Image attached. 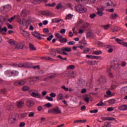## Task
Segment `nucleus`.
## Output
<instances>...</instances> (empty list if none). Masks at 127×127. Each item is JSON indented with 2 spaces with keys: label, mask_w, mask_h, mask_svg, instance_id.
<instances>
[{
  "label": "nucleus",
  "mask_w": 127,
  "mask_h": 127,
  "mask_svg": "<svg viewBox=\"0 0 127 127\" xmlns=\"http://www.w3.org/2000/svg\"><path fill=\"white\" fill-rule=\"evenodd\" d=\"M58 101H62V100H64V97L63 96V94L62 93H59L58 94L57 96Z\"/></svg>",
  "instance_id": "nucleus-18"
},
{
  "label": "nucleus",
  "mask_w": 127,
  "mask_h": 127,
  "mask_svg": "<svg viewBox=\"0 0 127 127\" xmlns=\"http://www.w3.org/2000/svg\"><path fill=\"white\" fill-rule=\"evenodd\" d=\"M23 44L19 43L17 44L15 47V49H22L23 48Z\"/></svg>",
  "instance_id": "nucleus-15"
},
{
  "label": "nucleus",
  "mask_w": 127,
  "mask_h": 127,
  "mask_svg": "<svg viewBox=\"0 0 127 127\" xmlns=\"http://www.w3.org/2000/svg\"><path fill=\"white\" fill-rule=\"evenodd\" d=\"M97 107H102V106H104V103H103V101H101L99 103L96 104Z\"/></svg>",
  "instance_id": "nucleus-47"
},
{
  "label": "nucleus",
  "mask_w": 127,
  "mask_h": 127,
  "mask_svg": "<svg viewBox=\"0 0 127 127\" xmlns=\"http://www.w3.org/2000/svg\"><path fill=\"white\" fill-rule=\"evenodd\" d=\"M44 107H46L47 108H51V107H52V104H51L50 103H48L44 105Z\"/></svg>",
  "instance_id": "nucleus-45"
},
{
  "label": "nucleus",
  "mask_w": 127,
  "mask_h": 127,
  "mask_svg": "<svg viewBox=\"0 0 127 127\" xmlns=\"http://www.w3.org/2000/svg\"><path fill=\"white\" fill-rule=\"evenodd\" d=\"M8 42L10 45H14L15 44V41L12 39L9 40Z\"/></svg>",
  "instance_id": "nucleus-31"
},
{
  "label": "nucleus",
  "mask_w": 127,
  "mask_h": 127,
  "mask_svg": "<svg viewBox=\"0 0 127 127\" xmlns=\"http://www.w3.org/2000/svg\"><path fill=\"white\" fill-rule=\"evenodd\" d=\"M26 83V81L24 80H20L19 81L16 82L14 83L15 86H22Z\"/></svg>",
  "instance_id": "nucleus-7"
},
{
  "label": "nucleus",
  "mask_w": 127,
  "mask_h": 127,
  "mask_svg": "<svg viewBox=\"0 0 127 127\" xmlns=\"http://www.w3.org/2000/svg\"><path fill=\"white\" fill-rule=\"evenodd\" d=\"M118 110H119L120 111H127V105H122L119 106Z\"/></svg>",
  "instance_id": "nucleus-10"
},
{
  "label": "nucleus",
  "mask_w": 127,
  "mask_h": 127,
  "mask_svg": "<svg viewBox=\"0 0 127 127\" xmlns=\"http://www.w3.org/2000/svg\"><path fill=\"white\" fill-rule=\"evenodd\" d=\"M119 17V15L116 13H112L111 14L110 18V19H116Z\"/></svg>",
  "instance_id": "nucleus-13"
},
{
  "label": "nucleus",
  "mask_w": 127,
  "mask_h": 127,
  "mask_svg": "<svg viewBox=\"0 0 127 127\" xmlns=\"http://www.w3.org/2000/svg\"><path fill=\"white\" fill-rule=\"evenodd\" d=\"M61 20H62V19L55 18L52 20V22H53V23H59V22H60Z\"/></svg>",
  "instance_id": "nucleus-23"
},
{
  "label": "nucleus",
  "mask_w": 127,
  "mask_h": 127,
  "mask_svg": "<svg viewBox=\"0 0 127 127\" xmlns=\"http://www.w3.org/2000/svg\"><path fill=\"white\" fill-rule=\"evenodd\" d=\"M80 24H84V21L82 19L78 20L76 25H80Z\"/></svg>",
  "instance_id": "nucleus-32"
},
{
  "label": "nucleus",
  "mask_w": 127,
  "mask_h": 127,
  "mask_svg": "<svg viewBox=\"0 0 127 127\" xmlns=\"http://www.w3.org/2000/svg\"><path fill=\"white\" fill-rule=\"evenodd\" d=\"M26 104H27V106L29 107V108H30L32 107L33 105H34V102H33L32 100H28L26 102Z\"/></svg>",
  "instance_id": "nucleus-14"
},
{
  "label": "nucleus",
  "mask_w": 127,
  "mask_h": 127,
  "mask_svg": "<svg viewBox=\"0 0 127 127\" xmlns=\"http://www.w3.org/2000/svg\"><path fill=\"white\" fill-rule=\"evenodd\" d=\"M109 27H111V25L107 24L102 26V28L103 29H105V30H107V29H109Z\"/></svg>",
  "instance_id": "nucleus-30"
},
{
  "label": "nucleus",
  "mask_w": 127,
  "mask_h": 127,
  "mask_svg": "<svg viewBox=\"0 0 127 127\" xmlns=\"http://www.w3.org/2000/svg\"><path fill=\"white\" fill-rule=\"evenodd\" d=\"M60 42L62 43H65V42H67L68 40L66 38H64L63 37L61 38V39L60 40Z\"/></svg>",
  "instance_id": "nucleus-29"
},
{
  "label": "nucleus",
  "mask_w": 127,
  "mask_h": 127,
  "mask_svg": "<svg viewBox=\"0 0 127 127\" xmlns=\"http://www.w3.org/2000/svg\"><path fill=\"white\" fill-rule=\"evenodd\" d=\"M29 118H33L34 117V112H30L29 113Z\"/></svg>",
  "instance_id": "nucleus-53"
},
{
  "label": "nucleus",
  "mask_w": 127,
  "mask_h": 127,
  "mask_svg": "<svg viewBox=\"0 0 127 127\" xmlns=\"http://www.w3.org/2000/svg\"><path fill=\"white\" fill-rule=\"evenodd\" d=\"M15 18V16L11 17L9 19H6L5 18H4L3 16H0V25H1V24H3V22L4 21H8V22L11 23L14 19Z\"/></svg>",
  "instance_id": "nucleus-1"
},
{
  "label": "nucleus",
  "mask_w": 127,
  "mask_h": 127,
  "mask_svg": "<svg viewBox=\"0 0 127 127\" xmlns=\"http://www.w3.org/2000/svg\"><path fill=\"white\" fill-rule=\"evenodd\" d=\"M46 120V118H44V117H42L40 119V123L41 124H42V123H44V122H45Z\"/></svg>",
  "instance_id": "nucleus-52"
},
{
  "label": "nucleus",
  "mask_w": 127,
  "mask_h": 127,
  "mask_svg": "<svg viewBox=\"0 0 127 127\" xmlns=\"http://www.w3.org/2000/svg\"><path fill=\"white\" fill-rule=\"evenodd\" d=\"M21 34L23 35V36H25V37H28V36H29V33L28 32H23L21 33Z\"/></svg>",
  "instance_id": "nucleus-41"
},
{
  "label": "nucleus",
  "mask_w": 127,
  "mask_h": 127,
  "mask_svg": "<svg viewBox=\"0 0 127 127\" xmlns=\"http://www.w3.org/2000/svg\"><path fill=\"white\" fill-rule=\"evenodd\" d=\"M90 113H91V114H96V113H98V110L96 109V110H91L90 111Z\"/></svg>",
  "instance_id": "nucleus-58"
},
{
  "label": "nucleus",
  "mask_w": 127,
  "mask_h": 127,
  "mask_svg": "<svg viewBox=\"0 0 127 127\" xmlns=\"http://www.w3.org/2000/svg\"><path fill=\"white\" fill-rule=\"evenodd\" d=\"M127 63L125 61H123L121 63V66L122 67H126L127 66Z\"/></svg>",
  "instance_id": "nucleus-51"
},
{
  "label": "nucleus",
  "mask_w": 127,
  "mask_h": 127,
  "mask_svg": "<svg viewBox=\"0 0 127 127\" xmlns=\"http://www.w3.org/2000/svg\"><path fill=\"white\" fill-rule=\"evenodd\" d=\"M43 60H50V61L53 60V59L49 57H43L41 58Z\"/></svg>",
  "instance_id": "nucleus-26"
},
{
  "label": "nucleus",
  "mask_w": 127,
  "mask_h": 127,
  "mask_svg": "<svg viewBox=\"0 0 127 127\" xmlns=\"http://www.w3.org/2000/svg\"><path fill=\"white\" fill-rule=\"evenodd\" d=\"M96 16H97V15L96 14H91L90 15V18H95V17H96Z\"/></svg>",
  "instance_id": "nucleus-60"
},
{
  "label": "nucleus",
  "mask_w": 127,
  "mask_h": 127,
  "mask_svg": "<svg viewBox=\"0 0 127 127\" xmlns=\"http://www.w3.org/2000/svg\"><path fill=\"white\" fill-rule=\"evenodd\" d=\"M29 93L31 96V97H33V98H37V97H41V95H40V93L38 92V91L34 89H31L29 91Z\"/></svg>",
  "instance_id": "nucleus-2"
},
{
  "label": "nucleus",
  "mask_w": 127,
  "mask_h": 127,
  "mask_svg": "<svg viewBox=\"0 0 127 127\" xmlns=\"http://www.w3.org/2000/svg\"><path fill=\"white\" fill-rule=\"evenodd\" d=\"M121 91L124 92V93H126L127 94V86L123 87L121 89Z\"/></svg>",
  "instance_id": "nucleus-43"
},
{
  "label": "nucleus",
  "mask_w": 127,
  "mask_h": 127,
  "mask_svg": "<svg viewBox=\"0 0 127 127\" xmlns=\"http://www.w3.org/2000/svg\"><path fill=\"white\" fill-rule=\"evenodd\" d=\"M20 24H22V25H28L29 23H28V21L22 19L20 20Z\"/></svg>",
  "instance_id": "nucleus-11"
},
{
  "label": "nucleus",
  "mask_w": 127,
  "mask_h": 127,
  "mask_svg": "<svg viewBox=\"0 0 127 127\" xmlns=\"http://www.w3.org/2000/svg\"><path fill=\"white\" fill-rule=\"evenodd\" d=\"M0 31L1 32H2V31H4V32H6L7 31V28L6 27H4L3 28H2L0 26Z\"/></svg>",
  "instance_id": "nucleus-36"
},
{
  "label": "nucleus",
  "mask_w": 127,
  "mask_h": 127,
  "mask_svg": "<svg viewBox=\"0 0 127 127\" xmlns=\"http://www.w3.org/2000/svg\"><path fill=\"white\" fill-rule=\"evenodd\" d=\"M107 4V6H114V3L111 0L108 1Z\"/></svg>",
  "instance_id": "nucleus-35"
},
{
  "label": "nucleus",
  "mask_w": 127,
  "mask_h": 127,
  "mask_svg": "<svg viewBox=\"0 0 127 127\" xmlns=\"http://www.w3.org/2000/svg\"><path fill=\"white\" fill-rule=\"evenodd\" d=\"M73 17V15L71 14H68L66 15L65 19H71Z\"/></svg>",
  "instance_id": "nucleus-39"
},
{
  "label": "nucleus",
  "mask_w": 127,
  "mask_h": 127,
  "mask_svg": "<svg viewBox=\"0 0 127 127\" xmlns=\"http://www.w3.org/2000/svg\"><path fill=\"white\" fill-rule=\"evenodd\" d=\"M16 122V118H9L8 120V123L10 125H12V124H15V123Z\"/></svg>",
  "instance_id": "nucleus-12"
},
{
  "label": "nucleus",
  "mask_w": 127,
  "mask_h": 127,
  "mask_svg": "<svg viewBox=\"0 0 127 127\" xmlns=\"http://www.w3.org/2000/svg\"><path fill=\"white\" fill-rule=\"evenodd\" d=\"M57 9H61L62 8H64V6L62 4V3H59L56 6Z\"/></svg>",
  "instance_id": "nucleus-21"
},
{
  "label": "nucleus",
  "mask_w": 127,
  "mask_h": 127,
  "mask_svg": "<svg viewBox=\"0 0 127 127\" xmlns=\"http://www.w3.org/2000/svg\"><path fill=\"white\" fill-rule=\"evenodd\" d=\"M52 79L53 78H55V75L54 74H49L48 75V78Z\"/></svg>",
  "instance_id": "nucleus-40"
},
{
  "label": "nucleus",
  "mask_w": 127,
  "mask_h": 127,
  "mask_svg": "<svg viewBox=\"0 0 127 127\" xmlns=\"http://www.w3.org/2000/svg\"><path fill=\"white\" fill-rule=\"evenodd\" d=\"M69 69H70L71 70H74L75 69V65H70L68 66H67V70H69Z\"/></svg>",
  "instance_id": "nucleus-38"
},
{
  "label": "nucleus",
  "mask_w": 127,
  "mask_h": 127,
  "mask_svg": "<svg viewBox=\"0 0 127 127\" xmlns=\"http://www.w3.org/2000/svg\"><path fill=\"white\" fill-rule=\"evenodd\" d=\"M28 90H29L28 86H24L23 87V91H28Z\"/></svg>",
  "instance_id": "nucleus-63"
},
{
  "label": "nucleus",
  "mask_w": 127,
  "mask_h": 127,
  "mask_svg": "<svg viewBox=\"0 0 127 127\" xmlns=\"http://www.w3.org/2000/svg\"><path fill=\"white\" fill-rule=\"evenodd\" d=\"M11 9V5L9 4H7L3 6H1L0 8V11H6V12H7L9 10H10Z\"/></svg>",
  "instance_id": "nucleus-4"
},
{
  "label": "nucleus",
  "mask_w": 127,
  "mask_h": 127,
  "mask_svg": "<svg viewBox=\"0 0 127 127\" xmlns=\"http://www.w3.org/2000/svg\"><path fill=\"white\" fill-rule=\"evenodd\" d=\"M103 59V58L101 56H93V59Z\"/></svg>",
  "instance_id": "nucleus-55"
},
{
  "label": "nucleus",
  "mask_w": 127,
  "mask_h": 127,
  "mask_svg": "<svg viewBox=\"0 0 127 127\" xmlns=\"http://www.w3.org/2000/svg\"><path fill=\"white\" fill-rule=\"evenodd\" d=\"M50 96L52 98H55L56 97V93L52 92L50 94Z\"/></svg>",
  "instance_id": "nucleus-49"
},
{
  "label": "nucleus",
  "mask_w": 127,
  "mask_h": 127,
  "mask_svg": "<svg viewBox=\"0 0 127 127\" xmlns=\"http://www.w3.org/2000/svg\"><path fill=\"white\" fill-rule=\"evenodd\" d=\"M114 110H115V109L114 108V107H109L107 108V112H113V111H114Z\"/></svg>",
  "instance_id": "nucleus-48"
},
{
  "label": "nucleus",
  "mask_w": 127,
  "mask_h": 127,
  "mask_svg": "<svg viewBox=\"0 0 127 127\" xmlns=\"http://www.w3.org/2000/svg\"><path fill=\"white\" fill-rule=\"evenodd\" d=\"M21 118H25V117H27V113H22L21 114Z\"/></svg>",
  "instance_id": "nucleus-64"
},
{
  "label": "nucleus",
  "mask_w": 127,
  "mask_h": 127,
  "mask_svg": "<svg viewBox=\"0 0 127 127\" xmlns=\"http://www.w3.org/2000/svg\"><path fill=\"white\" fill-rule=\"evenodd\" d=\"M29 48L30 50H32V51H35V50H36V48L34 47V46L31 43L29 44Z\"/></svg>",
  "instance_id": "nucleus-24"
},
{
  "label": "nucleus",
  "mask_w": 127,
  "mask_h": 127,
  "mask_svg": "<svg viewBox=\"0 0 127 127\" xmlns=\"http://www.w3.org/2000/svg\"><path fill=\"white\" fill-rule=\"evenodd\" d=\"M56 36L57 38H58V39H59L60 40H61V38L62 37V36L61 35H60L59 34V33H57L56 34Z\"/></svg>",
  "instance_id": "nucleus-59"
},
{
  "label": "nucleus",
  "mask_w": 127,
  "mask_h": 127,
  "mask_svg": "<svg viewBox=\"0 0 127 127\" xmlns=\"http://www.w3.org/2000/svg\"><path fill=\"white\" fill-rule=\"evenodd\" d=\"M53 35H51L47 37V40H48V41H50L52 39V38H53Z\"/></svg>",
  "instance_id": "nucleus-57"
},
{
  "label": "nucleus",
  "mask_w": 127,
  "mask_h": 127,
  "mask_svg": "<svg viewBox=\"0 0 127 127\" xmlns=\"http://www.w3.org/2000/svg\"><path fill=\"white\" fill-rule=\"evenodd\" d=\"M79 10L80 12H86V11H87V8H85L84 6H79Z\"/></svg>",
  "instance_id": "nucleus-17"
},
{
  "label": "nucleus",
  "mask_w": 127,
  "mask_h": 127,
  "mask_svg": "<svg viewBox=\"0 0 127 127\" xmlns=\"http://www.w3.org/2000/svg\"><path fill=\"white\" fill-rule=\"evenodd\" d=\"M100 119L102 120V121H116V119L114 117H101Z\"/></svg>",
  "instance_id": "nucleus-8"
},
{
  "label": "nucleus",
  "mask_w": 127,
  "mask_h": 127,
  "mask_svg": "<svg viewBox=\"0 0 127 127\" xmlns=\"http://www.w3.org/2000/svg\"><path fill=\"white\" fill-rule=\"evenodd\" d=\"M68 45H74L75 44V42L74 41H71L67 43Z\"/></svg>",
  "instance_id": "nucleus-62"
},
{
  "label": "nucleus",
  "mask_w": 127,
  "mask_h": 127,
  "mask_svg": "<svg viewBox=\"0 0 127 127\" xmlns=\"http://www.w3.org/2000/svg\"><path fill=\"white\" fill-rule=\"evenodd\" d=\"M86 122H87V120H76L75 121H74V124H79L80 123H81V124H84L85 123H86Z\"/></svg>",
  "instance_id": "nucleus-19"
},
{
  "label": "nucleus",
  "mask_w": 127,
  "mask_h": 127,
  "mask_svg": "<svg viewBox=\"0 0 127 127\" xmlns=\"http://www.w3.org/2000/svg\"><path fill=\"white\" fill-rule=\"evenodd\" d=\"M104 9H105V8L103 6L100 7L99 8H97V10L99 11H104Z\"/></svg>",
  "instance_id": "nucleus-50"
},
{
  "label": "nucleus",
  "mask_w": 127,
  "mask_h": 127,
  "mask_svg": "<svg viewBox=\"0 0 127 127\" xmlns=\"http://www.w3.org/2000/svg\"><path fill=\"white\" fill-rule=\"evenodd\" d=\"M116 41L117 42V43H118V44H120L121 45H123V40H121L119 38H117L116 39Z\"/></svg>",
  "instance_id": "nucleus-34"
},
{
  "label": "nucleus",
  "mask_w": 127,
  "mask_h": 127,
  "mask_svg": "<svg viewBox=\"0 0 127 127\" xmlns=\"http://www.w3.org/2000/svg\"><path fill=\"white\" fill-rule=\"evenodd\" d=\"M97 15H99V16H103L104 15V13L102 11H98L97 12Z\"/></svg>",
  "instance_id": "nucleus-42"
},
{
  "label": "nucleus",
  "mask_w": 127,
  "mask_h": 127,
  "mask_svg": "<svg viewBox=\"0 0 127 127\" xmlns=\"http://www.w3.org/2000/svg\"><path fill=\"white\" fill-rule=\"evenodd\" d=\"M56 53H57V52H56L55 50H54L52 51L51 54L52 56H56Z\"/></svg>",
  "instance_id": "nucleus-46"
},
{
  "label": "nucleus",
  "mask_w": 127,
  "mask_h": 127,
  "mask_svg": "<svg viewBox=\"0 0 127 127\" xmlns=\"http://www.w3.org/2000/svg\"><path fill=\"white\" fill-rule=\"evenodd\" d=\"M92 54L93 55H101V54H103V52H102V51L99 50L94 51L92 52Z\"/></svg>",
  "instance_id": "nucleus-16"
},
{
  "label": "nucleus",
  "mask_w": 127,
  "mask_h": 127,
  "mask_svg": "<svg viewBox=\"0 0 127 127\" xmlns=\"http://www.w3.org/2000/svg\"><path fill=\"white\" fill-rule=\"evenodd\" d=\"M43 14H44V15L49 16L51 15V14H52V13H51V12L50 11H45L44 12Z\"/></svg>",
  "instance_id": "nucleus-33"
},
{
  "label": "nucleus",
  "mask_w": 127,
  "mask_h": 127,
  "mask_svg": "<svg viewBox=\"0 0 127 127\" xmlns=\"http://www.w3.org/2000/svg\"><path fill=\"white\" fill-rule=\"evenodd\" d=\"M62 88L63 89L64 91H65V92H68V91H69V89L65 87V86H62Z\"/></svg>",
  "instance_id": "nucleus-56"
},
{
  "label": "nucleus",
  "mask_w": 127,
  "mask_h": 127,
  "mask_svg": "<svg viewBox=\"0 0 127 127\" xmlns=\"http://www.w3.org/2000/svg\"><path fill=\"white\" fill-rule=\"evenodd\" d=\"M116 103V100L115 99H111L109 100V103L110 105H114Z\"/></svg>",
  "instance_id": "nucleus-37"
},
{
  "label": "nucleus",
  "mask_w": 127,
  "mask_h": 127,
  "mask_svg": "<svg viewBox=\"0 0 127 127\" xmlns=\"http://www.w3.org/2000/svg\"><path fill=\"white\" fill-rule=\"evenodd\" d=\"M96 61H88L87 62V64L88 65H96Z\"/></svg>",
  "instance_id": "nucleus-22"
},
{
  "label": "nucleus",
  "mask_w": 127,
  "mask_h": 127,
  "mask_svg": "<svg viewBox=\"0 0 127 127\" xmlns=\"http://www.w3.org/2000/svg\"><path fill=\"white\" fill-rule=\"evenodd\" d=\"M32 34L35 37L38 38V39H42V38H41V36H42V35L39 34V33L38 32H32Z\"/></svg>",
  "instance_id": "nucleus-9"
},
{
  "label": "nucleus",
  "mask_w": 127,
  "mask_h": 127,
  "mask_svg": "<svg viewBox=\"0 0 127 127\" xmlns=\"http://www.w3.org/2000/svg\"><path fill=\"white\" fill-rule=\"evenodd\" d=\"M42 110H43V107H42V106H39L38 107L37 110H38L39 112H40V111H42Z\"/></svg>",
  "instance_id": "nucleus-61"
},
{
  "label": "nucleus",
  "mask_w": 127,
  "mask_h": 127,
  "mask_svg": "<svg viewBox=\"0 0 127 127\" xmlns=\"http://www.w3.org/2000/svg\"><path fill=\"white\" fill-rule=\"evenodd\" d=\"M24 104V103L23 102V101H20L18 103H17V105L18 108H21V107H22V106H23V104Z\"/></svg>",
  "instance_id": "nucleus-27"
},
{
  "label": "nucleus",
  "mask_w": 127,
  "mask_h": 127,
  "mask_svg": "<svg viewBox=\"0 0 127 127\" xmlns=\"http://www.w3.org/2000/svg\"><path fill=\"white\" fill-rule=\"evenodd\" d=\"M49 113H55V114H61V110L59 109L58 107L54 108L53 110H49Z\"/></svg>",
  "instance_id": "nucleus-6"
},
{
  "label": "nucleus",
  "mask_w": 127,
  "mask_h": 127,
  "mask_svg": "<svg viewBox=\"0 0 127 127\" xmlns=\"http://www.w3.org/2000/svg\"><path fill=\"white\" fill-rule=\"evenodd\" d=\"M12 66L13 67H23L24 68H30V64L29 63H23L19 64H18L16 63L12 64Z\"/></svg>",
  "instance_id": "nucleus-3"
},
{
  "label": "nucleus",
  "mask_w": 127,
  "mask_h": 127,
  "mask_svg": "<svg viewBox=\"0 0 127 127\" xmlns=\"http://www.w3.org/2000/svg\"><path fill=\"white\" fill-rule=\"evenodd\" d=\"M15 73H17L16 71H11L10 70H7L4 72V74L7 77H11V76H15Z\"/></svg>",
  "instance_id": "nucleus-5"
},
{
  "label": "nucleus",
  "mask_w": 127,
  "mask_h": 127,
  "mask_svg": "<svg viewBox=\"0 0 127 127\" xmlns=\"http://www.w3.org/2000/svg\"><path fill=\"white\" fill-rule=\"evenodd\" d=\"M111 68H109L107 69V72H108L109 76H110V77H113V74L111 72Z\"/></svg>",
  "instance_id": "nucleus-54"
},
{
  "label": "nucleus",
  "mask_w": 127,
  "mask_h": 127,
  "mask_svg": "<svg viewBox=\"0 0 127 127\" xmlns=\"http://www.w3.org/2000/svg\"><path fill=\"white\" fill-rule=\"evenodd\" d=\"M46 99L48 101H50V102H53L54 99L52 97L49 96H46Z\"/></svg>",
  "instance_id": "nucleus-44"
},
{
  "label": "nucleus",
  "mask_w": 127,
  "mask_h": 127,
  "mask_svg": "<svg viewBox=\"0 0 127 127\" xmlns=\"http://www.w3.org/2000/svg\"><path fill=\"white\" fill-rule=\"evenodd\" d=\"M56 52H57V53H58V54H62L63 53V51H64V49L63 48H59V49H57L55 50Z\"/></svg>",
  "instance_id": "nucleus-20"
},
{
  "label": "nucleus",
  "mask_w": 127,
  "mask_h": 127,
  "mask_svg": "<svg viewBox=\"0 0 127 127\" xmlns=\"http://www.w3.org/2000/svg\"><path fill=\"white\" fill-rule=\"evenodd\" d=\"M94 36V34L92 32H88L86 34V37L87 38H90L91 37H93Z\"/></svg>",
  "instance_id": "nucleus-28"
},
{
  "label": "nucleus",
  "mask_w": 127,
  "mask_h": 127,
  "mask_svg": "<svg viewBox=\"0 0 127 127\" xmlns=\"http://www.w3.org/2000/svg\"><path fill=\"white\" fill-rule=\"evenodd\" d=\"M63 49L64 51H65V52H71V51H72V49H71V48L64 47Z\"/></svg>",
  "instance_id": "nucleus-25"
}]
</instances>
